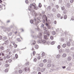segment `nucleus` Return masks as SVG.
<instances>
[{"label":"nucleus","mask_w":74,"mask_h":74,"mask_svg":"<svg viewBox=\"0 0 74 74\" xmlns=\"http://www.w3.org/2000/svg\"><path fill=\"white\" fill-rule=\"evenodd\" d=\"M33 8L35 9L36 10H37L38 9V7H36V3H33L32 4H31L28 7L29 11H30L31 13L32 12V15H34V14H35V13L33 11Z\"/></svg>","instance_id":"nucleus-1"},{"label":"nucleus","mask_w":74,"mask_h":74,"mask_svg":"<svg viewBox=\"0 0 74 74\" xmlns=\"http://www.w3.org/2000/svg\"><path fill=\"white\" fill-rule=\"evenodd\" d=\"M42 34L41 33H40L38 35V36H37L34 35L33 36V38H34L35 39H36L37 37L38 38H39V40H38V43L39 44L41 43V40H42Z\"/></svg>","instance_id":"nucleus-2"},{"label":"nucleus","mask_w":74,"mask_h":74,"mask_svg":"<svg viewBox=\"0 0 74 74\" xmlns=\"http://www.w3.org/2000/svg\"><path fill=\"white\" fill-rule=\"evenodd\" d=\"M49 32H48L47 30H45L44 32V38L45 40H47L48 37L47 36H49Z\"/></svg>","instance_id":"nucleus-3"},{"label":"nucleus","mask_w":74,"mask_h":74,"mask_svg":"<svg viewBox=\"0 0 74 74\" xmlns=\"http://www.w3.org/2000/svg\"><path fill=\"white\" fill-rule=\"evenodd\" d=\"M30 23H33V22H34L35 23V25L38 27L37 26V25L38 24V23L37 22H36V18H34V19L33 20H31L30 21Z\"/></svg>","instance_id":"nucleus-4"},{"label":"nucleus","mask_w":74,"mask_h":74,"mask_svg":"<svg viewBox=\"0 0 74 74\" xmlns=\"http://www.w3.org/2000/svg\"><path fill=\"white\" fill-rule=\"evenodd\" d=\"M7 44H8V40L5 41V43L2 44V45L3 47H6Z\"/></svg>","instance_id":"nucleus-5"},{"label":"nucleus","mask_w":74,"mask_h":74,"mask_svg":"<svg viewBox=\"0 0 74 74\" xmlns=\"http://www.w3.org/2000/svg\"><path fill=\"white\" fill-rule=\"evenodd\" d=\"M40 16H41L43 17V18H46V22H47V16L45 14H40Z\"/></svg>","instance_id":"nucleus-6"},{"label":"nucleus","mask_w":74,"mask_h":74,"mask_svg":"<svg viewBox=\"0 0 74 74\" xmlns=\"http://www.w3.org/2000/svg\"><path fill=\"white\" fill-rule=\"evenodd\" d=\"M25 71H27L28 73L30 72V69H29V67L25 68Z\"/></svg>","instance_id":"nucleus-7"},{"label":"nucleus","mask_w":74,"mask_h":74,"mask_svg":"<svg viewBox=\"0 0 74 74\" xmlns=\"http://www.w3.org/2000/svg\"><path fill=\"white\" fill-rule=\"evenodd\" d=\"M2 38L3 41H6V40H7V38L5 36H3Z\"/></svg>","instance_id":"nucleus-8"},{"label":"nucleus","mask_w":74,"mask_h":74,"mask_svg":"<svg viewBox=\"0 0 74 74\" xmlns=\"http://www.w3.org/2000/svg\"><path fill=\"white\" fill-rule=\"evenodd\" d=\"M42 42L44 45H47V42L46 40H42Z\"/></svg>","instance_id":"nucleus-9"},{"label":"nucleus","mask_w":74,"mask_h":74,"mask_svg":"<svg viewBox=\"0 0 74 74\" xmlns=\"http://www.w3.org/2000/svg\"><path fill=\"white\" fill-rule=\"evenodd\" d=\"M12 62V60L11 59H9L7 60L6 61V63H11Z\"/></svg>","instance_id":"nucleus-10"},{"label":"nucleus","mask_w":74,"mask_h":74,"mask_svg":"<svg viewBox=\"0 0 74 74\" xmlns=\"http://www.w3.org/2000/svg\"><path fill=\"white\" fill-rule=\"evenodd\" d=\"M4 46H1L0 47V49L1 51H3V50H4L5 48H4Z\"/></svg>","instance_id":"nucleus-11"},{"label":"nucleus","mask_w":74,"mask_h":74,"mask_svg":"<svg viewBox=\"0 0 74 74\" xmlns=\"http://www.w3.org/2000/svg\"><path fill=\"white\" fill-rule=\"evenodd\" d=\"M47 10L48 11H50L51 10V8L50 6H48L47 8Z\"/></svg>","instance_id":"nucleus-12"},{"label":"nucleus","mask_w":74,"mask_h":74,"mask_svg":"<svg viewBox=\"0 0 74 74\" xmlns=\"http://www.w3.org/2000/svg\"><path fill=\"white\" fill-rule=\"evenodd\" d=\"M31 43H32V45H34L36 44V41L35 40H32L31 41Z\"/></svg>","instance_id":"nucleus-13"},{"label":"nucleus","mask_w":74,"mask_h":74,"mask_svg":"<svg viewBox=\"0 0 74 74\" xmlns=\"http://www.w3.org/2000/svg\"><path fill=\"white\" fill-rule=\"evenodd\" d=\"M4 30L5 32H7V31H9V28H5L4 29Z\"/></svg>","instance_id":"nucleus-14"},{"label":"nucleus","mask_w":74,"mask_h":74,"mask_svg":"<svg viewBox=\"0 0 74 74\" xmlns=\"http://www.w3.org/2000/svg\"><path fill=\"white\" fill-rule=\"evenodd\" d=\"M45 71V69L44 68H42L40 70L41 72H44Z\"/></svg>","instance_id":"nucleus-15"},{"label":"nucleus","mask_w":74,"mask_h":74,"mask_svg":"<svg viewBox=\"0 0 74 74\" xmlns=\"http://www.w3.org/2000/svg\"><path fill=\"white\" fill-rule=\"evenodd\" d=\"M67 56V54L66 53L63 54L62 56L63 58H66Z\"/></svg>","instance_id":"nucleus-16"},{"label":"nucleus","mask_w":74,"mask_h":74,"mask_svg":"<svg viewBox=\"0 0 74 74\" xmlns=\"http://www.w3.org/2000/svg\"><path fill=\"white\" fill-rule=\"evenodd\" d=\"M44 66V64L43 63H41L39 64V66L41 67H43Z\"/></svg>","instance_id":"nucleus-17"},{"label":"nucleus","mask_w":74,"mask_h":74,"mask_svg":"<svg viewBox=\"0 0 74 74\" xmlns=\"http://www.w3.org/2000/svg\"><path fill=\"white\" fill-rule=\"evenodd\" d=\"M68 60L69 61H70L71 60V57H69L68 58Z\"/></svg>","instance_id":"nucleus-18"},{"label":"nucleus","mask_w":74,"mask_h":74,"mask_svg":"<svg viewBox=\"0 0 74 74\" xmlns=\"http://www.w3.org/2000/svg\"><path fill=\"white\" fill-rule=\"evenodd\" d=\"M35 48L36 49H38V48H39V46H38V45H35Z\"/></svg>","instance_id":"nucleus-19"},{"label":"nucleus","mask_w":74,"mask_h":74,"mask_svg":"<svg viewBox=\"0 0 74 74\" xmlns=\"http://www.w3.org/2000/svg\"><path fill=\"white\" fill-rule=\"evenodd\" d=\"M60 55L58 54L57 56V58L58 59H59L60 58Z\"/></svg>","instance_id":"nucleus-20"},{"label":"nucleus","mask_w":74,"mask_h":74,"mask_svg":"<svg viewBox=\"0 0 74 74\" xmlns=\"http://www.w3.org/2000/svg\"><path fill=\"white\" fill-rule=\"evenodd\" d=\"M57 16L58 18H60L61 16V15H60V14H58L57 15Z\"/></svg>","instance_id":"nucleus-21"},{"label":"nucleus","mask_w":74,"mask_h":74,"mask_svg":"<svg viewBox=\"0 0 74 74\" xmlns=\"http://www.w3.org/2000/svg\"><path fill=\"white\" fill-rule=\"evenodd\" d=\"M23 72V71H22L20 69V70H19V73H20V74H22V72Z\"/></svg>","instance_id":"nucleus-22"},{"label":"nucleus","mask_w":74,"mask_h":74,"mask_svg":"<svg viewBox=\"0 0 74 74\" xmlns=\"http://www.w3.org/2000/svg\"><path fill=\"white\" fill-rule=\"evenodd\" d=\"M41 7H42V5H41V4L40 3H39L38 7H40V8H41Z\"/></svg>","instance_id":"nucleus-23"},{"label":"nucleus","mask_w":74,"mask_h":74,"mask_svg":"<svg viewBox=\"0 0 74 74\" xmlns=\"http://www.w3.org/2000/svg\"><path fill=\"white\" fill-rule=\"evenodd\" d=\"M52 34L53 35H55L56 34V32L55 31H53L52 32Z\"/></svg>","instance_id":"nucleus-24"},{"label":"nucleus","mask_w":74,"mask_h":74,"mask_svg":"<svg viewBox=\"0 0 74 74\" xmlns=\"http://www.w3.org/2000/svg\"><path fill=\"white\" fill-rule=\"evenodd\" d=\"M66 47V44H64L62 45V47H63V48H65Z\"/></svg>","instance_id":"nucleus-25"},{"label":"nucleus","mask_w":74,"mask_h":74,"mask_svg":"<svg viewBox=\"0 0 74 74\" xmlns=\"http://www.w3.org/2000/svg\"><path fill=\"white\" fill-rule=\"evenodd\" d=\"M47 66L48 67H50L51 66V64H49L47 65Z\"/></svg>","instance_id":"nucleus-26"},{"label":"nucleus","mask_w":74,"mask_h":74,"mask_svg":"<svg viewBox=\"0 0 74 74\" xmlns=\"http://www.w3.org/2000/svg\"><path fill=\"white\" fill-rule=\"evenodd\" d=\"M54 44H55V42H54V41H52L51 43V45H53Z\"/></svg>","instance_id":"nucleus-27"},{"label":"nucleus","mask_w":74,"mask_h":74,"mask_svg":"<svg viewBox=\"0 0 74 74\" xmlns=\"http://www.w3.org/2000/svg\"><path fill=\"white\" fill-rule=\"evenodd\" d=\"M50 38L52 40H53V39H54V38H53V37L52 36H51L50 37Z\"/></svg>","instance_id":"nucleus-28"},{"label":"nucleus","mask_w":74,"mask_h":74,"mask_svg":"<svg viewBox=\"0 0 74 74\" xmlns=\"http://www.w3.org/2000/svg\"><path fill=\"white\" fill-rule=\"evenodd\" d=\"M66 6H67L68 7H70V3H67L66 5Z\"/></svg>","instance_id":"nucleus-29"},{"label":"nucleus","mask_w":74,"mask_h":74,"mask_svg":"<svg viewBox=\"0 0 74 74\" xmlns=\"http://www.w3.org/2000/svg\"><path fill=\"white\" fill-rule=\"evenodd\" d=\"M67 45L68 46H70L71 45L70 43V42H67Z\"/></svg>","instance_id":"nucleus-30"},{"label":"nucleus","mask_w":74,"mask_h":74,"mask_svg":"<svg viewBox=\"0 0 74 74\" xmlns=\"http://www.w3.org/2000/svg\"><path fill=\"white\" fill-rule=\"evenodd\" d=\"M6 58L7 59H10V56L8 55H7L6 56Z\"/></svg>","instance_id":"nucleus-31"},{"label":"nucleus","mask_w":74,"mask_h":74,"mask_svg":"<svg viewBox=\"0 0 74 74\" xmlns=\"http://www.w3.org/2000/svg\"><path fill=\"white\" fill-rule=\"evenodd\" d=\"M15 57L16 59H17L18 58V56L17 54H16L15 55Z\"/></svg>","instance_id":"nucleus-32"},{"label":"nucleus","mask_w":74,"mask_h":74,"mask_svg":"<svg viewBox=\"0 0 74 74\" xmlns=\"http://www.w3.org/2000/svg\"><path fill=\"white\" fill-rule=\"evenodd\" d=\"M37 71H40V67H38L37 69Z\"/></svg>","instance_id":"nucleus-33"},{"label":"nucleus","mask_w":74,"mask_h":74,"mask_svg":"<svg viewBox=\"0 0 74 74\" xmlns=\"http://www.w3.org/2000/svg\"><path fill=\"white\" fill-rule=\"evenodd\" d=\"M29 64V62H27L25 63V65L26 66H28Z\"/></svg>","instance_id":"nucleus-34"},{"label":"nucleus","mask_w":74,"mask_h":74,"mask_svg":"<svg viewBox=\"0 0 74 74\" xmlns=\"http://www.w3.org/2000/svg\"><path fill=\"white\" fill-rule=\"evenodd\" d=\"M61 9L62 10H64V7L63 6H62Z\"/></svg>","instance_id":"nucleus-35"},{"label":"nucleus","mask_w":74,"mask_h":74,"mask_svg":"<svg viewBox=\"0 0 74 74\" xmlns=\"http://www.w3.org/2000/svg\"><path fill=\"white\" fill-rule=\"evenodd\" d=\"M64 19H66L67 18V15H64Z\"/></svg>","instance_id":"nucleus-36"},{"label":"nucleus","mask_w":74,"mask_h":74,"mask_svg":"<svg viewBox=\"0 0 74 74\" xmlns=\"http://www.w3.org/2000/svg\"><path fill=\"white\" fill-rule=\"evenodd\" d=\"M17 41H18V42L21 41V39L19 38H17Z\"/></svg>","instance_id":"nucleus-37"},{"label":"nucleus","mask_w":74,"mask_h":74,"mask_svg":"<svg viewBox=\"0 0 74 74\" xmlns=\"http://www.w3.org/2000/svg\"><path fill=\"white\" fill-rule=\"evenodd\" d=\"M59 52H60V53H62V52H63V51L62 50V49H60L59 50Z\"/></svg>","instance_id":"nucleus-38"},{"label":"nucleus","mask_w":74,"mask_h":74,"mask_svg":"<svg viewBox=\"0 0 74 74\" xmlns=\"http://www.w3.org/2000/svg\"><path fill=\"white\" fill-rule=\"evenodd\" d=\"M5 71L6 72V73H7V72L8 71V69H6L5 70Z\"/></svg>","instance_id":"nucleus-39"},{"label":"nucleus","mask_w":74,"mask_h":74,"mask_svg":"<svg viewBox=\"0 0 74 74\" xmlns=\"http://www.w3.org/2000/svg\"><path fill=\"white\" fill-rule=\"evenodd\" d=\"M34 62H37V58H35L34 60Z\"/></svg>","instance_id":"nucleus-40"},{"label":"nucleus","mask_w":74,"mask_h":74,"mask_svg":"<svg viewBox=\"0 0 74 74\" xmlns=\"http://www.w3.org/2000/svg\"><path fill=\"white\" fill-rule=\"evenodd\" d=\"M42 57H43V56H44L45 55V53L43 52L42 53Z\"/></svg>","instance_id":"nucleus-41"},{"label":"nucleus","mask_w":74,"mask_h":74,"mask_svg":"<svg viewBox=\"0 0 74 74\" xmlns=\"http://www.w3.org/2000/svg\"><path fill=\"white\" fill-rule=\"evenodd\" d=\"M71 19V20H72V21H74V16H72Z\"/></svg>","instance_id":"nucleus-42"},{"label":"nucleus","mask_w":74,"mask_h":74,"mask_svg":"<svg viewBox=\"0 0 74 74\" xmlns=\"http://www.w3.org/2000/svg\"><path fill=\"white\" fill-rule=\"evenodd\" d=\"M70 67H68L66 69V70H67V71L70 70Z\"/></svg>","instance_id":"nucleus-43"},{"label":"nucleus","mask_w":74,"mask_h":74,"mask_svg":"<svg viewBox=\"0 0 74 74\" xmlns=\"http://www.w3.org/2000/svg\"><path fill=\"white\" fill-rule=\"evenodd\" d=\"M43 29L44 30H47V28H46V27H43Z\"/></svg>","instance_id":"nucleus-44"},{"label":"nucleus","mask_w":74,"mask_h":74,"mask_svg":"<svg viewBox=\"0 0 74 74\" xmlns=\"http://www.w3.org/2000/svg\"><path fill=\"white\" fill-rule=\"evenodd\" d=\"M47 62V60L45 59L43 60V62L44 63H46Z\"/></svg>","instance_id":"nucleus-45"},{"label":"nucleus","mask_w":74,"mask_h":74,"mask_svg":"<svg viewBox=\"0 0 74 74\" xmlns=\"http://www.w3.org/2000/svg\"><path fill=\"white\" fill-rule=\"evenodd\" d=\"M52 11L53 12H55L56 11V9L55 8H53L52 9Z\"/></svg>","instance_id":"nucleus-46"},{"label":"nucleus","mask_w":74,"mask_h":74,"mask_svg":"<svg viewBox=\"0 0 74 74\" xmlns=\"http://www.w3.org/2000/svg\"><path fill=\"white\" fill-rule=\"evenodd\" d=\"M62 3V0H60L59 3Z\"/></svg>","instance_id":"nucleus-47"},{"label":"nucleus","mask_w":74,"mask_h":74,"mask_svg":"<svg viewBox=\"0 0 74 74\" xmlns=\"http://www.w3.org/2000/svg\"><path fill=\"white\" fill-rule=\"evenodd\" d=\"M33 55H34H34H35V53H36V52L35 51H33Z\"/></svg>","instance_id":"nucleus-48"},{"label":"nucleus","mask_w":74,"mask_h":74,"mask_svg":"<svg viewBox=\"0 0 74 74\" xmlns=\"http://www.w3.org/2000/svg\"><path fill=\"white\" fill-rule=\"evenodd\" d=\"M9 66V65L8 64H6L5 65V67H8Z\"/></svg>","instance_id":"nucleus-49"},{"label":"nucleus","mask_w":74,"mask_h":74,"mask_svg":"<svg viewBox=\"0 0 74 74\" xmlns=\"http://www.w3.org/2000/svg\"><path fill=\"white\" fill-rule=\"evenodd\" d=\"M73 1H74V0H71L70 1V2L71 3H73Z\"/></svg>","instance_id":"nucleus-50"},{"label":"nucleus","mask_w":74,"mask_h":74,"mask_svg":"<svg viewBox=\"0 0 74 74\" xmlns=\"http://www.w3.org/2000/svg\"><path fill=\"white\" fill-rule=\"evenodd\" d=\"M58 48L59 49L60 48V45H59L58 46Z\"/></svg>","instance_id":"nucleus-51"},{"label":"nucleus","mask_w":74,"mask_h":74,"mask_svg":"<svg viewBox=\"0 0 74 74\" xmlns=\"http://www.w3.org/2000/svg\"><path fill=\"white\" fill-rule=\"evenodd\" d=\"M38 59V60H39V59H41V57L40 56H39L38 57V58H37Z\"/></svg>","instance_id":"nucleus-52"},{"label":"nucleus","mask_w":74,"mask_h":74,"mask_svg":"<svg viewBox=\"0 0 74 74\" xmlns=\"http://www.w3.org/2000/svg\"><path fill=\"white\" fill-rule=\"evenodd\" d=\"M25 2L26 3V4H27V3H29V1L28 0H26L25 1Z\"/></svg>","instance_id":"nucleus-53"},{"label":"nucleus","mask_w":74,"mask_h":74,"mask_svg":"<svg viewBox=\"0 0 74 74\" xmlns=\"http://www.w3.org/2000/svg\"><path fill=\"white\" fill-rule=\"evenodd\" d=\"M47 23H46V26H49V25H48V23H47V22H46Z\"/></svg>","instance_id":"nucleus-54"},{"label":"nucleus","mask_w":74,"mask_h":74,"mask_svg":"<svg viewBox=\"0 0 74 74\" xmlns=\"http://www.w3.org/2000/svg\"><path fill=\"white\" fill-rule=\"evenodd\" d=\"M44 24H42L41 25V27H44Z\"/></svg>","instance_id":"nucleus-55"},{"label":"nucleus","mask_w":74,"mask_h":74,"mask_svg":"<svg viewBox=\"0 0 74 74\" xmlns=\"http://www.w3.org/2000/svg\"><path fill=\"white\" fill-rule=\"evenodd\" d=\"M54 24H55V25L56 24V23H57V22H56V21H55L54 22Z\"/></svg>","instance_id":"nucleus-56"},{"label":"nucleus","mask_w":74,"mask_h":74,"mask_svg":"<svg viewBox=\"0 0 74 74\" xmlns=\"http://www.w3.org/2000/svg\"><path fill=\"white\" fill-rule=\"evenodd\" d=\"M42 22H43V23H45V20L43 19V20Z\"/></svg>","instance_id":"nucleus-57"},{"label":"nucleus","mask_w":74,"mask_h":74,"mask_svg":"<svg viewBox=\"0 0 74 74\" xmlns=\"http://www.w3.org/2000/svg\"><path fill=\"white\" fill-rule=\"evenodd\" d=\"M62 67L63 69H66V66H62Z\"/></svg>","instance_id":"nucleus-58"},{"label":"nucleus","mask_w":74,"mask_h":74,"mask_svg":"<svg viewBox=\"0 0 74 74\" xmlns=\"http://www.w3.org/2000/svg\"><path fill=\"white\" fill-rule=\"evenodd\" d=\"M56 8H59V6H58V5H57L56 6Z\"/></svg>","instance_id":"nucleus-59"},{"label":"nucleus","mask_w":74,"mask_h":74,"mask_svg":"<svg viewBox=\"0 0 74 74\" xmlns=\"http://www.w3.org/2000/svg\"><path fill=\"white\" fill-rule=\"evenodd\" d=\"M1 54L2 56H4V53H1Z\"/></svg>","instance_id":"nucleus-60"},{"label":"nucleus","mask_w":74,"mask_h":74,"mask_svg":"<svg viewBox=\"0 0 74 74\" xmlns=\"http://www.w3.org/2000/svg\"><path fill=\"white\" fill-rule=\"evenodd\" d=\"M3 38V37L1 36H0V40H1Z\"/></svg>","instance_id":"nucleus-61"},{"label":"nucleus","mask_w":74,"mask_h":74,"mask_svg":"<svg viewBox=\"0 0 74 74\" xmlns=\"http://www.w3.org/2000/svg\"><path fill=\"white\" fill-rule=\"evenodd\" d=\"M10 35H9V36H12V33L10 32Z\"/></svg>","instance_id":"nucleus-62"},{"label":"nucleus","mask_w":74,"mask_h":74,"mask_svg":"<svg viewBox=\"0 0 74 74\" xmlns=\"http://www.w3.org/2000/svg\"><path fill=\"white\" fill-rule=\"evenodd\" d=\"M47 27L49 29H50V26H49V25L48 26H47Z\"/></svg>","instance_id":"nucleus-63"},{"label":"nucleus","mask_w":74,"mask_h":74,"mask_svg":"<svg viewBox=\"0 0 74 74\" xmlns=\"http://www.w3.org/2000/svg\"><path fill=\"white\" fill-rule=\"evenodd\" d=\"M36 73V71H34L33 72V74H34Z\"/></svg>","instance_id":"nucleus-64"}]
</instances>
